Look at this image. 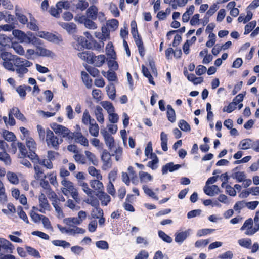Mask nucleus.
Listing matches in <instances>:
<instances>
[{"instance_id": "nucleus-1", "label": "nucleus", "mask_w": 259, "mask_h": 259, "mask_svg": "<svg viewBox=\"0 0 259 259\" xmlns=\"http://www.w3.org/2000/svg\"><path fill=\"white\" fill-rule=\"evenodd\" d=\"M2 59L3 67L8 70L15 71L20 78H23L25 74L29 72L28 68L33 64L28 60L13 55L9 52L3 53Z\"/></svg>"}, {"instance_id": "nucleus-2", "label": "nucleus", "mask_w": 259, "mask_h": 259, "mask_svg": "<svg viewBox=\"0 0 259 259\" xmlns=\"http://www.w3.org/2000/svg\"><path fill=\"white\" fill-rule=\"evenodd\" d=\"M62 187L61 191L65 196H68L70 194L72 197L76 201H77L78 193L73 183L66 178H63L61 181Z\"/></svg>"}, {"instance_id": "nucleus-3", "label": "nucleus", "mask_w": 259, "mask_h": 259, "mask_svg": "<svg viewBox=\"0 0 259 259\" xmlns=\"http://www.w3.org/2000/svg\"><path fill=\"white\" fill-rule=\"evenodd\" d=\"M46 141L49 147L57 150L62 140H59L58 138L55 136L53 131L50 129H47L46 130Z\"/></svg>"}, {"instance_id": "nucleus-4", "label": "nucleus", "mask_w": 259, "mask_h": 259, "mask_svg": "<svg viewBox=\"0 0 259 259\" xmlns=\"http://www.w3.org/2000/svg\"><path fill=\"white\" fill-rule=\"evenodd\" d=\"M52 128L54 132L58 135H61L63 137H67L68 139L70 140L73 137V133L67 127L60 124L53 123L51 125Z\"/></svg>"}, {"instance_id": "nucleus-5", "label": "nucleus", "mask_w": 259, "mask_h": 259, "mask_svg": "<svg viewBox=\"0 0 259 259\" xmlns=\"http://www.w3.org/2000/svg\"><path fill=\"white\" fill-rule=\"evenodd\" d=\"M38 203L40 209L33 207V209L38 210L40 212L45 213L46 211L50 210V205L45 194L41 193L38 196Z\"/></svg>"}, {"instance_id": "nucleus-6", "label": "nucleus", "mask_w": 259, "mask_h": 259, "mask_svg": "<svg viewBox=\"0 0 259 259\" xmlns=\"http://www.w3.org/2000/svg\"><path fill=\"white\" fill-rule=\"evenodd\" d=\"M36 35L40 38L45 39L49 41L54 43H59L62 41V39L61 37L57 36L52 33L46 31H38L36 33Z\"/></svg>"}, {"instance_id": "nucleus-7", "label": "nucleus", "mask_w": 259, "mask_h": 259, "mask_svg": "<svg viewBox=\"0 0 259 259\" xmlns=\"http://www.w3.org/2000/svg\"><path fill=\"white\" fill-rule=\"evenodd\" d=\"M31 34V32L30 31L25 33L18 29H14L12 32L13 35L20 42L26 44H28Z\"/></svg>"}, {"instance_id": "nucleus-8", "label": "nucleus", "mask_w": 259, "mask_h": 259, "mask_svg": "<svg viewBox=\"0 0 259 259\" xmlns=\"http://www.w3.org/2000/svg\"><path fill=\"white\" fill-rule=\"evenodd\" d=\"M111 154L107 150H104L101 155V159L103 162L102 169L107 170L112 166Z\"/></svg>"}, {"instance_id": "nucleus-9", "label": "nucleus", "mask_w": 259, "mask_h": 259, "mask_svg": "<svg viewBox=\"0 0 259 259\" xmlns=\"http://www.w3.org/2000/svg\"><path fill=\"white\" fill-rule=\"evenodd\" d=\"M253 220L251 218L248 219L245 221L243 226L240 228V230H246L245 234L247 235H252L257 232L255 230V227H252Z\"/></svg>"}, {"instance_id": "nucleus-10", "label": "nucleus", "mask_w": 259, "mask_h": 259, "mask_svg": "<svg viewBox=\"0 0 259 259\" xmlns=\"http://www.w3.org/2000/svg\"><path fill=\"white\" fill-rule=\"evenodd\" d=\"M73 137L71 139H74L76 143H79L85 147L89 146L88 140L83 136L81 133H73Z\"/></svg>"}, {"instance_id": "nucleus-11", "label": "nucleus", "mask_w": 259, "mask_h": 259, "mask_svg": "<svg viewBox=\"0 0 259 259\" xmlns=\"http://www.w3.org/2000/svg\"><path fill=\"white\" fill-rule=\"evenodd\" d=\"M203 191L206 195L210 196H215L220 192L219 188L215 185L211 186L205 185L203 188Z\"/></svg>"}, {"instance_id": "nucleus-12", "label": "nucleus", "mask_w": 259, "mask_h": 259, "mask_svg": "<svg viewBox=\"0 0 259 259\" xmlns=\"http://www.w3.org/2000/svg\"><path fill=\"white\" fill-rule=\"evenodd\" d=\"M106 59V57L104 55L95 56L93 53V56L90 64H93L96 67H100L105 63Z\"/></svg>"}, {"instance_id": "nucleus-13", "label": "nucleus", "mask_w": 259, "mask_h": 259, "mask_svg": "<svg viewBox=\"0 0 259 259\" xmlns=\"http://www.w3.org/2000/svg\"><path fill=\"white\" fill-rule=\"evenodd\" d=\"M101 134L103 135L105 143L108 147L111 149L114 146V140L113 137L108 133L106 130H102Z\"/></svg>"}, {"instance_id": "nucleus-14", "label": "nucleus", "mask_w": 259, "mask_h": 259, "mask_svg": "<svg viewBox=\"0 0 259 259\" xmlns=\"http://www.w3.org/2000/svg\"><path fill=\"white\" fill-rule=\"evenodd\" d=\"M191 232V229H188L185 231L176 233L175 241L177 243H182L190 235Z\"/></svg>"}, {"instance_id": "nucleus-15", "label": "nucleus", "mask_w": 259, "mask_h": 259, "mask_svg": "<svg viewBox=\"0 0 259 259\" xmlns=\"http://www.w3.org/2000/svg\"><path fill=\"white\" fill-rule=\"evenodd\" d=\"M15 15L18 21L22 24H26L28 19L21 12V9L16 6L15 9Z\"/></svg>"}, {"instance_id": "nucleus-16", "label": "nucleus", "mask_w": 259, "mask_h": 259, "mask_svg": "<svg viewBox=\"0 0 259 259\" xmlns=\"http://www.w3.org/2000/svg\"><path fill=\"white\" fill-rule=\"evenodd\" d=\"M99 200L101 202L102 205L106 206L110 202L111 197L107 193L103 191H98L96 194Z\"/></svg>"}, {"instance_id": "nucleus-17", "label": "nucleus", "mask_w": 259, "mask_h": 259, "mask_svg": "<svg viewBox=\"0 0 259 259\" xmlns=\"http://www.w3.org/2000/svg\"><path fill=\"white\" fill-rule=\"evenodd\" d=\"M80 19L81 23H83L87 28L94 30L97 28V25L93 21V20L84 16L80 17Z\"/></svg>"}, {"instance_id": "nucleus-18", "label": "nucleus", "mask_w": 259, "mask_h": 259, "mask_svg": "<svg viewBox=\"0 0 259 259\" xmlns=\"http://www.w3.org/2000/svg\"><path fill=\"white\" fill-rule=\"evenodd\" d=\"M35 54L38 56L44 57H53L55 55L52 51L42 47H37V48H36Z\"/></svg>"}, {"instance_id": "nucleus-19", "label": "nucleus", "mask_w": 259, "mask_h": 259, "mask_svg": "<svg viewBox=\"0 0 259 259\" xmlns=\"http://www.w3.org/2000/svg\"><path fill=\"white\" fill-rule=\"evenodd\" d=\"M103 111V110L102 107L98 105L95 107L94 111L96 120L101 124H103L105 120Z\"/></svg>"}, {"instance_id": "nucleus-20", "label": "nucleus", "mask_w": 259, "mask_h": 259, "mask_svg": "<svg viewBox=\"0 0 259 259\" xmlns=\"http://www.w3.org/2000/svg\"><path fill=\"white\" fill-rule=\"evenodd\" d=\"M98 9L95 6H90L86 11L87 17L95 20L97 18Z\"/></svg>"}, {"instance_id": "nucleus-21", "label": "nucleus", "mask_w": 259, "mask_h": 259, "mask_svg": "<svg viewBox=\"0 0 259 259\" xmlns=\"http://www.w3.org/2000/svg\"><path fill=\"white\" fill-rule=\"evenodd\" d=\"M180 167L181 165H174L172 162H170L166 164L162 167V172L163 175H164L167 172L168 170L170 172H172L174 170L178 169Z\"/></svg>"}, {"instance_id": "nucleus-22", "label": "nucleus", "mask_w": 259, "mask_h": 259, "mask_svg": "<svg viewBox=\"0 0 259 259\" xmlns=\"http://www.w3.org/2000/svg\"><path fill=\"white\" fill-rule=\"evenodd\" d=\"M89 131L92 136L94 137H97L98 136L99 127L94 119H92V122L90 124Z\"/></svg>"}, {"instance_id": "nucleus-23", "label": "nucleus", "mask_w": 259, "mask_h": 259, "mask_svg": "<svg viewBox=\"0 0 259 259\" xmlns=\"http://www.w3.org/2000/svg\"><path fill=\"white\" fill-rule=\"evenodd\" d=\"M252 144V140L247 138L241 140L238 147L240 149L247 150L251 148Z\"/></svg>"}, {"instance_id": "nucleus-24", "label": "nucleus", "mask_w": 259, "mask_h": 259, "mask_svg": "<svg viewBox=\"0 0 259 259\" xmlns=\"http://www.w3.org/2000/svg\"><path fill=\"white\" fill-rule=\"evenodd\" d=\"M100 180H92L90 182L91 187L95 190L98 191H103L104 186L103 183L100 181Z\"/></svg>"}, {"instance_id": "nucleus-25", "label": "nucleus", "mask_w": 259, "mask_h": 259, "mask_svg": "<svg viewBox=\"0 0 259 259\" xmlns=\"http://www.w3.org/2000/svg\"><path fill=\"white\" fill-rule=\"evenodd\" d=\"M93 53L90 51H85L78 53L77 56L82 60L85 61L87 62L90 64L93 56Z\"/></svg>"}, {"instance_id": "nucleus-26", "label": "nucleus", "mask_w": 259, "mask_h": 259, "mask_svg": "<svg viewBox=\"0 0 259 259\" xmlns=\"http://www.w3.org/2000/svg\"><path fill=\"white\" fill-rule=\"evenodd\" d=\"M34 178L37 180H41L47 178V175L44 174V170L38 165L34 166Z\"/></svg>"}, {"instance_id": "nucleus-27", "label": "nucleus", "mask_w": 259, "mask_h": 259, "mask_svg": "<svg viewBox=\"0 0 259 259\" xmlns=\"http://www.w3.org/2000/svg\"><path fill=\"white\" fill-rule=\"evenodd\" d=\"M0 246L3 249L9 250L11 252L14 248L13 244L10 241L3 238H0Z\"/></svg>"}, {"instance_id": "nucleus-28", "label": "nucleus", "mask_w": 259, "mask_h": 259, "mask_svg": "<svg viewBox=\"0 0 259 259\" xmlns=\"http://www.w3.org/2000/svg\"><path fill=\"white\" fill-rule=\"evenodd\" d=\"M150 158L152 160L148 162L147 166L153 170L156 169L157 168V163L159 161L156 155L155 154H151Z\"/></svg>"}, {"instance_id": "nucleus-29", "label": "nucleus", "mask_w": 259, "mask_h": 259, "mask_svg": "<svg viewBox=\"0 0 259 259\" xmlns=\"http://www.w3.org/2000/svg\"><path fill=\"white\" fill-rule=\"evenodd\" d=\"M100 104L103 107V108L106 110L108 114L115 112V108L114 107L113 104L109 101H102L100 103Z\"/></svg>"}, {"instance_id": "nucleus-30", "label": "nucleus", "mask_w": 259, "mask_h": 259, "mask_svg": "<svg viewBox=\"0 0 259 259\" xmlns=\"http://www.w3.org/2000/svg\"><path fill=\"white\" fill-rule=\"evenodd\" d=\"M61 26L69 33H73L76 29V25L73 23H62Z\"/></svg>"}, {"instance_id": "nucleus-31", "label": "nucleus", "mask_w": 259, "mask_h": 259, "mask_svg": "<svg viewBox=\"0 0 259 259\" xmlns=\"http://www.w3.org/2000/svg\"><path fill=\"white\" fill-rule=\"evenodd\" d=\"M85 155L88 160L94 165H97L98 160L94 154L89 151H84Z\"/></svg>"}, {"instance_id": "nucleus-32", "label": "nucleus", "mask_w": 259, "mask_h": 259, "mask_svg": "<svg viewBox=\"0 0 259 259\" xmlns=\"http://www.w3.org/2000/svg\"><path fill=\"white\" fill-rule=\"evenodd\" d=\"M236 170H233V172L231 175V177L233 179H235L239 182H242L246 178V176L244 172L243 171H236Z\"/></svg>"}, {"instance_id": "nucleus-33", "label": "nucleus", "mask_w": 259, "mask_h": 259, "mask_svg": "<svg viewBox=\"0 0 259 259\" xmlns=\"http://www.w3.org/2000/svg\"><path fill=\"white\" fill-rule=\"evenodd\" d=\"M89 174L92 176L95 177L98 180H102V176L99 170L97 169L94 166H89L88 169Z\"/></svg>"}, {"instance_id": "nucleus-34", "label": "nucleus", "mask_w": 259, "mask_h": 259, "mask_svg": "<svg viewBox=\"0 0 259 259\" xmlns=\"http://www.w3.org/2000/svg\"><path fill=\"white\" fill-rule=\"evenodd\" d=\"M11 113L15 116L18 119L22 121H25L26 118L24 115L21 113L20 110L18 108H13L10 110Z\"/></svg>"}, {"instance_id": "nucleus-35", "label": "nucleus", "mask_w": 259, "mask_h": 259, "mask_svg": "<svg viewBox=\"0 0 259 259\" xmlns=\"http://www.w3.org/2000/svg\"><path fill=\"white\" fill-rule=\"evenodd\" d=\"M160 140L161 142V147L163 151H166L168 149L167 146V135L165 134L164 132H162L160 134Z\"/></svg>"}, {"instance_id": "nucleus-36", "label": "nucleus", "mask_w": 259, "mask_h": 259, "mask_svg": "<svg viewBox=\"0 0 259 259\" xmlns=\"http://www.w3.org/2000/svg\"><path fill=\"white\" fill-rule=\"evenodd\" d=\"M7 178L8 181L12 184H17L19 183L18 178L14 172L8 171L7 174Z\"/></svg>"}, {"instance_id": "nucleus-37", "label": "nucleus", "mask_w": 259, "mask_h": 259, "mask_svg": "<svg viewBox=\"0 0 259 259\" xmlns=\"http://www.w3.org/2000/svg\"><path fill=\"white\" fill-rule=\"evenodd\" d=\"M167 116L168 119L169 121L174 122L176 120V115L175 110L173 109L172 107L169 105H167Z\"/></svg>"}, {"instance_id": "nucleus-38", "label": "nucleus", "mask_w": 259, "mask_h": 259, "mask_svg": "<svg viewBox=\"0 0 259 259\" xmlns=\"http://www.w3.org/2000/svg\"><path fill=\"white\" fill-rule=\"evenodd\" d=\"M118 24L116 19H112L107 21V26L109 31H114L118 28Z\"/></svg>"}, {"instance_id": "nucleus-39", "label": "nucleus", "mask_w": 259, "mask_h": 259, "mask_svg": "<svg viewBox=\"0 0 259 259\" xmlns=\"http://www.w3.org/2000/svg\"><path fill=\"white\" fill-rule=\"evenodd\" d=\"M27 24V27L32 31H36L39 30V27L37 24L36 20L30 16V21L26 24Z\"/></svg>"}, {"instance_id": "nucleus-40", "label": "nucleus", "mask_w": 259, "mask_h": 259, "mask_svg": "<svg viewBox=\"0 0 259 259\" xmlns=\"http://www.w3.org/2000/svg\"><path fill=\"white\" fill-rule=\"evenodd\" d=\"M25 141L26 146L28 148L29 151H35L36 149V144L35 142L34 139L30 137L25 139Z\"/></svg>"}, {"instance_id": "nucleus-41", "label": "nucleus", "mask_w": 259, "mask_h": 259, "mask_svg": "<svg viewBox=\"0 0 259 259\" xmlns=\"http://www.w3.org/2000/svg\"><path fill=\"white\" fill-rule=\"evenodd\" d=\"M0 160L4 162L6 165H10L11 163L9 155L5 151L0 152Z\"/></svg>"}, {"instance_id": "nucleus-42", "label": "nucleus", "mask_w": 259, "mask_h": 259, "mask_svg": "<svg viewBox=\"0 0 259 259\" xmlns=\"http://www.w3.org/2000/svg\"><path fill=\"white\" fill-rule=\"evenodd\" d=\"M106 54L111 59H116V54L114 51L113 45L111 43H108L106 47Z\"/></svg>"}, {"instance_id": "nucleus-43", "label": "nucleus", "mask_w": 259, "mask_h": 259, "mask_svg": "<svg viewBox=\"0 0 259 259\" xmlns=\"http://www.w3.org/2000/svg\"><path fill=\"white\" fill-rule=\"evenodd\" d=\"M92 119H93L91 118L89 111L87 110H85L83 113L82 122L86 125L88 124L90 125L92 122Z\"/></svg>"}, {"instance_id": "nucleus-44", "label": "nucleus", "mask_w": 259, "mask_h": 259, "mask_svg": "<svg viewBox=\"0 0 259 259\" xmlns=\"http://www.w3.org/2000/svg\"><path fill=\"white\" fill-rule=\"evenodd\" d=\"M141 182H147L152 179V177L149 173L144 171H140L139 173Z\"/></svg>"}, {"instance_id": "nucleus-45", "label": "nucleus", "mask_w": 259, "mask_h": 259, "mask_svg": "<svg viewBox=\"0 0 259 259\" xmlns=\"http://www.w3.org/2000/svg\"><path fill=\"white\" fill-rule=\"evenodd\" d=\"M18 148L20 151L19 158H22L26 157L28 152L25 145L21 142H18Z\"/></svg>"}, {"instance_id": "nucleus-46", "label": "nucleus", "mask_w": 259, "mask_h": 259, "mask_svg": "<svg viewBox=\"0 0 259 259\" xmlns=\"http://www.w3.org/2000/svg\"><path fill=\"white\" fill-rule=\"evenodd\" d=\"M28 44H32L34 46H35L36 48H37V47H40L39 46L42 45L41 40L35 36L32 32Z\"/></svg>"}, {"instance_id": "nucleus-47", "label": "nucleus", "mask_w": 259, "mask_h": 259, "mask_svg": "<svg viewBox=\"0 0 259 259\" xmlns=\"http://www.w3.org/2000/svg\"><path fill=\"white\" fill-rule=\"evenodd\" d=\"M102 73L109 81H115L117 78L116 73L113 71L109 70L107 72L103 71Z\"/></svg>"}, {"instance_id": "nucleus-48", "label": "nucleus", "mask_w": 259, "mask_h": 259, "mask_svg": "<svg viewBox=\"0 0 259 259\" xmlns=\"http://www.w3.org/2000/svg\"><path fill=\"white\" fill-rule=\"evenodd\" d=\"M75 161L81 164H85L87 163V160L85 157L81 154L76 153L73 156Z\"/></svg>"}, {"instance_id": "nucleus-49", "label": "nucleus", "mask_w": 259, "mask_h": 259, "mask_svg": "<svg viewBox=\"0 0 259 259\" xmlns=\"http://www.w3.org/2000/svg\"><path fill=\"white\" fill-rule=\"evenodd\" d=\"M63 222L68 226H73L74 225H79L80 221H79L77 218H67L63 220Z\"/></svg>"}, {"instance_id": "nucleus-50", "label": "nucleus", "mask_w": 259, "mask_h": 259, "mask_svg": "<svg viewBox=\"0 0 259 259\" xmlns=\"http://www.w3.org/2000/svg\"><path fill=\"white\" fill-rule=\"evenodd\" d=\"M142 70L143 75L149 79V82L153 85H155V82L153 81V77L149 72L148 68L143 65L142 66Z\"/></svg>"}, {"instance_id": "nucleus-51", "label": "nucleus", "mask_w": 259, "mask_h": 259, "mask_svg": "<svg viewBox=\"0 0 259 259\" xmlns=\"http://www.w3.org/2000/svg\"><path fill=\"white\" fill-rule=\"evenodd\" d=\"M2 135L5 139L7 141H13L16 138V136L13 133L7 130H4Z\"/></svg>"}, {"instance_id": "nucleus-52", "label": "nucleus", "mask_w": 259, "mask_h": 259, "mask_svg": "<svg viewBox=\"0 0 259 259\" xmlns=\"http://www.w3.org/2000/svg\"><path fill=\"white\" fill-rule=\"evenodd\" d=\"M239 244L245 248H249L251 245V240L249 238H243L238 240Z\"/></svg>"}, {"instance_id": "nucleus-53", "label": "nucleus", "mask_w": 259, "mask_h": 259, "mask_svg": "<svg viewBox=\"0 0 259 259\" xmlns=\"http://www.w3.org/2000/svg\"><path fill=\"white\" fill-rule=\"evenodd\" d=\"M52 244L56 246H61L64 248L70 247V244L69 242L64 240H56L52 242Z\"/></svg>"}, {"instance_id": "nucleus-54", "label": "nucleus", "mask_w": 259, "mask_h": 259, "mask_svg": "<svg viewBox=\"0 0 259 259\" xmlns=\"http://www.w3.org/2000/svg\"><path fill=\"white\" fill-rule=\"evenodd\" d=\"M65 205L73 211H78L80 208V206L76 205V203L71 199H68L66 201Z\"/></svg>"}, {"instance_id": "nucleus-55", "label": "nucleus", "mask_w": 259, "mask_h": 259, "mask_svg": "<svg viewBox=\"0 0 259 259\" xmlns=\"http://www.w3.org/2000/svg\"><path fill=\"white\" fill-rule=\"evenodd\" d=\"M26 249L29 255L37 258H40L41 257L40 253L35 249L30 246H26Z\"/></svg>"}, {"instance_id": "nucleus-56", "label": "nucleus", "mask_w": 259, "mask_h": 259, "mask_svg": "<svg viewBox=\"0 0 259 259\" xmlns=\"http://www.w3.org/2000/svg\"><path fill=\"white\" fill-rule=\"evenodd\" d=\"M107 94L111 99H114L115 95V90L113 84H110L106 87Z\"/></svg>"}, {"instance_id": "nucleus-57", "label": "nucleus", "mask_w": 259, "mask_h": 259, "mask_svg": "<svg viewBox=\"0 0 259 259\" xmlns=\"http://www.w3.org/2000/svg\"><path fill=\"white\" fill-rule=\"evenodd\" d=\"M91 215L94 218H99L103 217V212L101 208L95 207L92 210Z\"/></svg>"}, {"instance_id": "nucleus-58", "label": "nucleus", "mask_w": 259, "mask_h": 259, "mask_svg": "<svg viewBox=\"0 0 259 259\" xmlns=\"http://www.w3.org/2000/svg\"><path fill=\"white\" fill-rule=\"evenodd\" d=\"M179 127L184 132H189L191 127L189 124L184 120H180L179 122Z\"/></svg>"}, {"instance_id": "nucleus-59", "label": "nucleus", "mask_w": 259, "mask_h": 259, "mask_svg": "<svg viewBox=\"0 0 259 259\" xmlns=\"http://www.w3.org/2000/svg\"><path fill=\"white\" fill-rule=\"evenodd\" d=\"M122 155V148L120 147L116 148L111 156H115V160L118 161L121 159Z\"/></svg>"}, {"instance_id": "nucleus-60", "label": "nucleus", "mask_w": 259, "mask_h": 259, "mask_svg": "<svg viewBox=\"0 0 259 259\" xmlns=\"http://www.w3.org/2000/svg\"><path fill=\"white\" fill-rule=\"evenodd\" d=\"M48 177L49 178V180L50 181V183L55 187H57L58 186V183L57 181L56 178V173L53 172L50 174H48L47 175Z\"/></svg>"}, {"instance_id": "nucleus-61", "label": "nucleus", "mask_w": 259, "mask_h": 259, "mask_svg": "<svg viewBox=\"0 0 259 259\" xmlns=\"http://www.w3.org/2000/svg\"><path fill=\"white\" fill-rule=\"evenodd\" d=\"M15 28V25L13 24H6L0 25V31H3L4 32L13 31Z\"/></svg>"}, {"instance_id": "nucleus-62", "label": "nucleus", "mask_w": 259, "mask_h": 259, "mask_svg": "<svg viewBox=\"0 0 259 259\" xmlns=\"http://www.w3.org/2000/svg\"><path fill=\"white\" fill-rule=\"evenodd\" d=\"M38 163L49 169H51L53 167L52 161L48 159L40 160Z\"/></svg>"}, {"instance_id": "nucleus-63", "label": "nucleus", "mask_w": 259, "mask_h": 259, "mask_svg": "<svg viewBox=\"0 0 259 259\" xmlns=\"http://www.w3.org/2000/svg\"><path fill=\"white\" fill-rule=\"evenodd\" d=\"M70 7V3L68 1H60L58 2L56 5V7L59 9L60 11H62V9H67Z\"/></svg>"}, {"instance_id": "nucleus-64", "label": "nucleus", "mask_w": 259, "mask_h": 259, "mask_svg": "<svg viewBox=\"0 0 259 259\" xmlns=\"http://www.w3.org/2000/svg\"><path fill=\"white\" fill-rule=\"evenodd\" d=\"M17 213L19 217L25 222L27 224L29 223L28 218L25 212L23 210L22 208L19 206L17 208Z\"/></svg>"}]
</instances>
